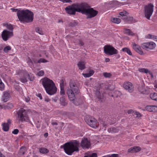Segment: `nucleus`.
I'll use <instances>...</instances> for the list:
<instances>
[{
  "mask_svg": "<svg viewBox=\"0 0 157 157\" xmlns=\"http://www.w3.org/2000/svg\"><path fill=\"white\" fill-rule=\"evenodd\" d=\"M40 81L46 92L48 94L52 95L56 93L57 89L52 80L47 77H45L41 79Z\"/></svg>",
  "mask_w": 157,
  "mask_h": 157,
  "instance_id": "1",
  "label": "nucleus"
},
{
  "mask_svg": "<svg viewBox=\"0 0 157 157\" xmlns=\"http://www.w3.org/2000/svg\"><path fill=\"white\" fill-rule=\"evenodd\" d=\"M17 16L21 22L30 23L33 21V13L28 10H22L18 11Z\"/></svg>",
  "mask_w": 157,
  "mask_h": 157,
  "instance_id": "2",
  "label": "nucleus"
},
{
  "mask_svg": "<svg viewBox=\"0 0 157 157\" xmlns=\"http://www.w3.org/2000/svg\"><path fill=\"white\" fill-rule=\"evenodd\" d=\"M80 143L79 141L75 140L65 143L63 145V149L65 153L68 155H71L74 152L79 151Z\"/></svg>",
  "mask_w": 157,
  "mask_h": 157,
  "instance_id": "3",
  "label": "nucleus"
},
{
  "mask_svg": "<svg viewBox=\"0 0 157 157\" xmlns=\"http://www.w3.org/2000/svg\"><path fill=\"white\" fill-rule=\"evenodd\" d=\"M70 88L67 89V93L68 98L71 101L75 100V95L79 93V90L77 84L74 81H70L69 82Z\"/></svg>",
  "mask_w": 157,
  "mask_h": 157,
  "instance_id": "4",
  "label": "nucleus"
},
{
  "mask_svg": "<svg viewBox=\"0 0 157 157\" xmlns=\"http://www.w3.org/2000/svg\"><path fill=\"white\" fill-rule=\"evenodd\" d=\"M28 113V112L23 108H21L18 110L17 112V114L19 121L21 122H29L32 124L29 120Z\"/></svg>",
  "mask_w": 157,
  "mask_h": 157,
  "instance_id": "5",
  "label": "nucleus"
},
{
  "mask_svg": "<svg viewBox=\"0 0 157 157\" xmlns=\"http://www.w3.org/2000/svg\"><path fill=\"white\" fill-rule=\"evenodd\" d=\"M154 6L153 4L150 3L144 6V14L145 17L149 20L153 12Z\"/></svg>",
  "mask_w": 157,
  "mask_h": 157,
  "instance_id": "6",
  "label": "nucleus"
},
{
  "mask_svg": "<svg viewBox=\"0 0 157 157\" xmlns=\"http://www.w3.org/2000/svg\"><path fill=\"white\" fill-rule=\"evenodd\" d=\"M85 120L86 123L91 127L95 128L98 127V122L94 118L91 117H86Z\"/></svg>",
  "mask_w": 157,
  "mask_h": 157,
  "instance_id": "7",
  "label": "nucleus"
},
{
  "mask_svg": "<svg viewBox=\"0 0 157 157\" xmlns=\"http://www.w3.org/2000/svg\"><path fill=\"white\" fill-rule=\"evenodd\" d=\"M104 52L108 55H112L118 53V51L112 46L109 45L104 47Z\"/></svg>",
  "mask_w": 157,
  "mask_h": 157,
  "instance_id": "8",
  "label": "nucleus"
},
{
  "mask_svg": "<svg viewBox=\"0 0 157 157\" xmlns=\"http://www.w3.org/2000/svg\"><path fill=\"white\" fill-rule=\"evenodd\" d=\"M78 12H81L83 14H85L90 7V6L86 3H76Z\"/></svg>",
  "mask_w": 157,
  "mask_h": 157,
  "instance_id": "9",
  "label": "nucleus"
},
{
  "mask_svg": "<svg viewBox=\"0 0 157 157\" xmlns=\"http://www.w3.org/2000/svg\"><path fill=\"white\" fill-rule=\"evenodd\" d=\"M77 4H74L71 5L69 6L66 7L65 10L66 12L70 14L75 15L76 13V12H78V9L77 8Z\"/></svg>",
  "mask_w": 157,
  "mask_h": 157,
  "instance_id": "10",
  "label": "nucleus"
},
{
  "mask_svg": "<svg viewBox=\"0 0 157 157\" xmlns=\"http://www.w3.org/2000/svg\"><path fill=\"white\" fill-rule=\"evenodd\" d=\"M98 13V11L94 10L93 8L90 6L85 14L87 16V18H91L96 16Z\"/></svg>",
  "mask_w": 157,
  "mask_h": 157,
  "instance_id": "11",
  "label": "nucleus"
},
{
  "mask_svg": "<svg viewBox=\"0 0 157 157\" xmlns=\"http://www.w3.org/2000/svg\"><path fill=\"white\" fill-rule=\"evenodd\" d=\"M13 36V32L9 31L7 29L4 30L1 34L2 39L5 41L7 40Z\"/></svg>",
  "mask_w": 157,
  "mask_h": 157,
  "instance_id": "12",
  "label": "nucleus"
},
{
  "mask_svg": "<svg viewBox=\"0 0 157 157\" xmlns=\"http://www.w3.org/2000/svg\"><path fill=\"white\" fill-rule=\"evenodd\" d=\"M80 146L83 149H88L90 147V143L86 138L82 139L81 143Z\"/></svg>",
  "mask_w": 157,
  "mask_h": 157,
  "instance_id": "13",
  "label": "nucleus"
},
{
  "mask_svg": "<svg viewBox=\"0 0 157 157\" xmlns=\"http://www.w3.org/2000/svg\"><path fill=\"white\" fill-rule=\"evenodd\" d=\"M155 46V44L152 42L144 43L141 45L142 48L145 49H152L154 48Z\"/></svg>",
  "mask_w": 157,
  "mask_h": 157,
  "instance_id": "14",
  "label": "nucleus"
},
{
  "mask_svg": "<svg viewBox=\"0 0 157 157\" xmlns=\"http://www.w3.org/2000/svg\"><path fill=\"white\" fill-rule=\"evenodd\" d=\"M123 87L126 90H128L129 92H132L133 90V86L131 82L128 81L125 82L123 84Z\"/></svg>",
  "mask_w": 157,
  "mask_h": 157,
  "instance_id": "15",
  "label": "nucleus"
},
{
  "mask_svg": "<svg viewBox=\"0 0 157 157\" xmlns=\"http://www.w3.org/2000/svg\"><path fill=\"white\" fill-rule=\"evenodd\" d=\"M10 93V91L9 90L4 92L2 98V101L4 102L8 101L11 98Z\"/></svg>",
  "mask_w": 157,
  "mask_h": 157,
  "instance_id": "16",
  "label": "nucleus"
},
{
  "mask_svg": "<svg viewBox=\"0 0 157 157\" xmlns=\"http://www.w3.org/2000/svg\"><path fill=\"white\" fill-rule=\"evenodd\" d=\"M132 45L133 49L136 52L140 55H142L143 54V52L139 45L136 44L135 43H132Z\"/></svg>",
  "mask_w": 157,
  "mask_h": 157,
  "instance_id": "17",
  "label": "nucleus"
},
{
  "mask_svg": "<svg viewBox=\"0 0 157 157\" xmlns=\"http://www.w3.org/2000/svg\"><path fill=\"white\" fill-rule=\"evenodd\" d=\"M145 109L150 112H157V106L155 105H147L145 107Z\"/></svg>",
  "mask_w": 157,
  "mask_h": 157,
  "instance_id": "18",
  "label": "nucleus"
},
{
  "mask_svg": "<svg viewBox=\"0 0 157 157\" xmlns=\"http://www.w3.org/2000/svg\"><path fill=\"white\" fill-rule=\"evenodd\" d=\"M121 127H112L108 129L107 131L109 132L112 133H115L118 132Z\"/></svg>",
  "mask_w": 157,
  "mask_h": 157,
  "instance_id": "19",
  "label": "nucleus"
},
{
  "mask_svg": "<svg viewBox=\"0 0 157 157\" xmlns=\"http://www.w3.org/2000/svg\"><path fill=\"white\" fill-rule=\"evenodd\" d=\"M86 63L83 61H80L77 63V66L79 69L81 70H82L86 68Z\"/></svg>",
  "mask_w": 157,
  "mask_h": 157,
  "instance_id": "20",
  "label": "nucleus"
},
{
  "mask_svg": "<svg viewBox=\"0 0 157 157\" xmlns=\"http://www.w3.org/2000/svg\"><path fill=\"white\" fill-rule=\"evenodd\" d=\"M3 25L6 28V29L8 30V31L13 32V28L12 25L7 23H3Z\"/></svg>",
  "mask_w": 157,
  "mask_h": 157,
  "instance_id": "21",
  "label": "nucleus"
},
{
  "mask_svg": "<svg viewBox=\"0 0 157 157\" xmlns=\"http://www.w3.org/2000/svg\"><path fill=\"white\" fill-rule=\"evenodd\" d=\"M138 71L140 72L144 73H149L150 75H152V73L147 68H139L138 69Z\"/></svg>",
  "mask_w": 157,
  "mask_h": 157,
  "instance_id": "22",
  "label": "nucleus"
},
{
  "mask_svg": "<svg viewBox=\"0 0 157 157\" xmlns=\"http://www.w3.org/2000/svg\"><path fill=\"white\" fill-rule=\"evenodd\" d=\"M122 51L126 52L128 54L129 56H132V54L131 51L128 48L125 47L122 49Z\"/></svg>",
  "mask_w": 157,
  "mask_h": 157,
  "instance_id": "23",
  "label": "nucleus"
},
{
  "mask_svg": "<svg viewBox=\"0 0 157 157\" xmlns=\"http://www.w3.org/2000/svg\"><path fill=\"white\" fill-rule=\"evenodd\" d=\"M124 33L127 35L131 36H133L135 34L133 33L131 30L129 29H124Z\"/></svg>",
  "mask_w": 157,
  "mask_h": 157,
  "instance_id": "24",
  "label": "nucleus"
},
{
  "mask_svg": "<svg viewBox=\"0 0 157 157\" xmlns=\"http://www.w3.org/2000/svg\"><path fill=\"white\" fill-rule=\"evenodd\" d=\"M2 129L5 132H7L9 131L10 128V126L8 124H6V123H3L2 124Z\"/></svg>",
  "mask_w": 157,
  "mask_h": 157,
  "instance_id": "25",
  "label": "nucleus"
},
{
  "mask_svg": "<svg viewBox=\"0 0 157 157\" xmlns=\"http://www.w3.org/2000/svg\"><path fill=\"white\" fill-rule=\"evenodd\" d=\"M13 107V105L12 103H8L7 104L3 105V109H12Z\"/></svg>",
  "mask_w": 157,
  "mask_h": 157,
  "instance_id": "26",
  "label": "nucleus"
},
{
  "mask_svg": "<svg viewBox=\"0 0 157 157\" xmlns=\"http://www.w3.org/2000/svg\"><path fill=\"white\" fill-rule=\"evenodd\" d=\"M60 103L62 105L65 106L67 104L66 101L64 97H62L60 98Z\"/></svg>",
  "mask_w": 157,
  "mask_h": 157,
  "instance_id": "27",
  "label": "nucleus"
},
{
  "mask_svg": "<svg viewBox=\"0 0 157 157\" xmlns=\"http://www.w3.org/2000/svg\"><path fill=\"white\" fill-rule=\"evenodd\" d=\"M150 98L153 100L157 101V93H152L150 94Z\"/></svg>",
  "mask_w": 157,
  "mask_h": 157,
  "instance_id": "28",
  "label": "nucleus"
},
{
  "mask_svg": "<svg viewBox=\"0 0 157 157\" xmlns=\"http://www.w3.org/2000/svg\"><path fill=\"white\" fill-rule=\"evenodd\" d=\"M39 151L42 154H46L48 152L49 150L46 148L43 147L39 149Z\"/></svg>",
  "mask_w": 157,
  "mask_h": 157,
  "instance_id": "29",
  "label": "nucleus"
},
{
  "mask_svg": "<svg viewBox=\"0 0 157 157\" xmlns=\"http://www.w3.org/2000/svg\"><path fill=\"white\" fill-rule=\"evenodd\" d=\"M27 150L26 147H21L19 150V153L20 154L24 155L25 152Z\"/></svg>",
  "mask_w": 157,
  "mask_h": 157,
  "instance_id": "30",
  "label": "nucleus"
},
{
  "mask_svg": "<svg viewBox=\"0 0 157 157\" xmlns=\"http://www.w3.org/2000/svg\"><path fill=\"white\" fill-rule=\"evenodd\" d=\"M111 21L117 24L120 23L121 21L120 18L116 17H113Z\"/></svg>",
  "mask_w": 157,
  "mask_h": 157,
  "instance_id": "31",
  "label": "nucleus"
},
{
  "mask_svg": "<svg viewBox=\"0 0 157 157\" xmlns=\"http://www.w3.org/2000/svg\"><path fill=\"white\" fill-rule=\"evenodd\" d=\"M84 157H97V155L96 153H92L91 154H86Z\"/></svg>",
  "mask_w": 157,
  "mask_h": 157,
  "instance_id": "32",
  "label": "nucleus"
},
{
  "mask_svg": "<svg viewBox=\"0 0 157 157\" xmlns=\"http://www.w3.org/2000/svg\"><path fill=\"white\" fill-rule=\"evenodd\" d=\"M84 157H97V155L96 153H92L91 154H86Z\"/></svg>",
  "mask_w": 157,
  "mask_h": 157,
  "instance_id": "33",
  "label": "nucleus"
},
{
  "mask_svg": "<svg viewBox=\"0 0 157 157\" xmlns=\"http://www.w3.org/2000/svg\"><path fill=\"white\" fill-rule=\"evenodd\" d=\"M34 62L35 63H41L47 62H48V61L45 59L41 58L37 61V62L35 61H34Z\"/></svg>",
  "mask_w": 157,
  "mask_h": 157,
  "instance_id": "34",
  "label": "nucleus"
},
{
  "mask_svg": "<svg viewBox=\"0 0 157 157\" xmlns=\"http://www.w3.org/2000/svg\"><path fill=\"white\" fill-rule=\"evenodd\" d=\"M76 43H77L76 44H78L80 46H82L84 45L83 41L81 39L78 40Z\"/></svg>",
  "mask_w": 157,
  "mask_h": 157,
  "instance_id": "35",
  "label": "nucleus"
},
{
  "mask_svg": "<svg viewBox=\"0 0 157 157\" xmlns=\"http://www.w3.org/2000/svg\"><path fill=\"white\" fill-rule=\"evenodd\" d=\"M103 75L106 78H110L112 76V74L110 73L104 72Z\"/></svg>",
  "mask_w": 157,
  "mask_h": 157,
  "instance_id": "36",
  "label": "nucleus"
},
{
  "mask_svg": "<svg viewBox=\"0 0 157 157\" xmlns=\"http://www.w3.org/2000/svg\"><path fill=\"white\" fill-rule=\"evenodd\" d=\"M11 49V47L9 46H8L5 47L3 51L4 52L7 53L8 52V51L10 50Z\"/></svg>",
  "mask_w": 157,
  "mask_h": 157,
  "instance_id": "37",
  "label": "nucleus"
},
{
  "mask_svg": "<svg viewBox=\"0 0 157 157\" xmlns=\"http://www.w3.org/2000/svg\"><path fill=\"white\" fill-rule=\"evenodd\" d=\"M27 63L30 67H32L33 66V63L31 60L29 58L27 61Z\"/></svg>",
  "mask_w": 157,
  "mask_h": 157,
  "instance_id": "38",
  "label": "nucleus"
},
{
  "mask_svg": "<svg viewBox=\"0 0 157 157\" xmlns=\"http://www.w3.org/2000/svg\"><path fill=\"white\" fill-rule=\"evenodd\" d=\"M35 31L36 32L42 35L43 34V32L41 29L39 28H35Z\"/></svg>",
  "mask_w": 157,
  "mask_h": 157,
  "instance_id": "39",
  "label": "nucleus"
},
{
  "mask_svg": "<svg viewBox=\"0 0 157 157\" xmlns=\"http://www.w3.org/2000/svg\"><path fill=\"white\" fill-rule=\"evenodd\" d=\"M97 97L98 98L99 100H101L102 98V97L100 95V93L99 92L97 91L96 94Z\"/></svg>",
  "mask_w": 157,
  "mask_h": 157,
  "instance_id": "40",
  "label": "nucleus"
},
{
  "mask_svg": "<svg viewBox=\"0 0 157 157\" xmlns=\"http://www.w3.org/2000/svg\"><path fill=\"white\" fill-rule=\"evenodd\" d=\"M134 152H137L141 150L140 148L139 147H134Z\"/></svg>",
  "mask_w": 157,
  "mask_h": 157,
  "instance_id": "41",
  "label": "nucleus"
},
{
  "mask_svg": "<svg viewBox=\"0 0 157 157\" xmlns=\"http://www.w3.org/2000/svg\"><path fill=\"white\" fill-rule=\"evenodd\" d=\"M77 24V22H76L75 21H73L71 22H70V23H69V25L71 27H74V26H75Z\"/></svg>",
  "mask_w": 157,
  "mask_h": 157,
  "instance_id": "42",
  "label": "nucleus"
},
{
  "mask_svg": "<svg viewBox=\"0 0 157 157\" xmlns=\"http://www.w3.org/2000/svg\"><path fill=\"white\" fill-rule=\"evenodd\" d=\"M147 38L149 39H156V36L151 34H148L147 36Z\"/></svg>",
  "mask_w": 157,
  "mask_h": 157,
  "instance_id": "43",
  "label": "nucleus"
},
{
  "mask_svg": "<svg viewBox=\"0 0 157 157\" xmlns=\"http://www.w3.org/2000/svg\"><path fill=\"white\" fill-rule=\"evenodd\" d=\"M60 93L61 95H64L65 94V91L64 87H60Z\"/></svg>",
  "mask_w": 157,
  "mask_h": 157,
  "instance_id": "44",
  "label": "nucleus"
},
{
  "mask_svg": "<svg viewBox=\"0 0 157 157\" xmlns=\"http://www.w3.org/2000/svg\"><path fill=\"white\" fill-rule=\"evenodd\" d=\"M5 86L3 82L0 83V90L2 91L4 90Z\"/></svg>",
  "mask_w": 157,
  "mask_h": 157,
  "instance_id": "45",
  "label": "nucleus"
},
{
  "mask_svg": "<svg viewBox=\"0 0 157 157\" xmlns=\"http://www.w3.org/2000/svg\"><path fill=\"white\" fill-rule=\"evenodd\" d=\"M127 12L126 11H124L123 12H120L119 14L121 16H125L127 15Z\"/></svg>",
  "mask_w": 157,
  "mask_h": 157,
  "instance_id": "46",
  "label": "nucleus"
},
{
  "mask_svg": "<svg viewBox=\"0 0 157 157\" xmlns=\"http://www.w3.org/2000/svg\"><path fill=\"white\" fill-rule=\"evenodd\" d=\"M44 72L43 71L41 70L39 71L37 73V75L39 76H42L44 75Z\"/></svg>",
  "mask_w": 157,
  "mask_h": 157,
  "instance_id": "47",
  "label": "nucleus"
},
{
  "mask_svg": "<svg viewBox=\"0 0 157 157\" xmlns=\"http://www.w3.org/2000/svg\"><path fill=\"white\" fill-rule=\"evenodd\" d=\"M103 126V129H104L105 130H106V128L108 126V124L105 122H104L102 124Z\"/></svg>",
  "mask_w": 157,
  "mask_h": 157,
  "instance_id": "48",
  "label": "nucleus"
},
{
  "mask_svg": "<svg viewBox=\"0 0 157 157\" xmlns=\"http://www.w3.org/2000/svg\"><path fill=\"white\" fill-rule=\"evenodd\" d=\"M20 80L22 82H25L27 81V80L25 77L21 78Z\"/></svg>",
  "mask_w": 157,
  "mask_h": 157,
  "instance_id": "49",
  "label": "nucleus"
},
{
  "mask_svg": "<svg viewBox=\"0 0 157 157\" xmlns=\"http://www.w3.org/2000/svg\"><path fill=\"white\" fill-rule=\"evenodd\" d=\"M134 148L131 147L128 150V153H134Z\"/></svg>",
  "mask_w": 157,
  "mask_h": 157,
  "instance_id": "50",
  "label": "nucleus"
},
{
  "mask_svg": "<svg viewBox=\"0 0 157 157\" xmlns=\"http://www.w3.org/2000/svg\"><path fill=\"white\" fill-rule=\"evenodd\" d=\"M19 131L17 129H14L12 132V133L14 134H17L18 133Z\"/></svg>",
  "mask_w": 157,
  "mask_h": 157,
  "instance_id": "51",
  "label": "nucleus"
},
{
  "mask_svg": "<svg viewBox=\"0 0 157 157\" xmlns=\"http://www.w3.org/2000/svg\"><path fill=\"white\" fill-rule=\"evenodd\" d=\"M118 157V155L117 154H113L111 155H108L107 157Z\"/></svg>",
  "mask_w": 157,
  "mask_h": 157,
  "instance_id": "52",
  "label": "nucleus"
},
{
  "mask_svg": "<svg viewBox=\"0 0 157 157\" xmlns=\"http://www.w3.org/2000/svg\"><path fill=\"white\" fill-rule=\"evenodd\" d=\"M11 10H12V11L13 12H17V13H18V11H21V10H19L18 9H14V8H11Z\"/></svg>",
  "mask_w": 157,
  "mask_h": 157,
  "instance_id": "53",
  "label": "nucleus"
},
{
  "mask_svg": "<svg viewBox=\"0 0 157 157\" xmlns=\"http://www.w3.org/2000/svg\"><path fill=\"white\" fill-rule=\"evenodd\" d=\"M63 3L71 2L72 1L71 0H59Z\"/></svg>",
  "mask_w": 157,
  "mask_h": 157,
  "instance_id": "54",
  "label": "nucleus"
},
{
  "mask_svg": "<svg viewBox=\"0 0 157 157\" xmlns=\"http://www.w3.org/2000/svg\"><path fill=\"white\" fill-rule=\"evenodd\" d=\"M82 75L85 77H89L91 76L89 73H83Z\"/></svg>",
  "mask_w": 157,
  "mask_h": 157,
  "instance_id": "55",
  "label": "nucleus"
},
{
  "mask_svg": "<svg viewBox=\"0 0 157 157\" xmlns=\"http://www.w3.org/2000/svg\"><path fill=\"white\" fill-rule=\"evenodd\" d=\"M64 80L63 79H62L60 83V87H64Z\"/></svg>",
  "mask_w": 157,
  "mask_h": 157,
  "instance_id": "56",
  "label": "nucleus"
},
{
  "mask_svg": "<svg viewBox=\"0 0 157 157\" xmlns=\"http://www.w3.org/2000/svg\"><path fill=\"white\" fill-rule=\"evenodd\" d=\"M88 73H89L90 75V76H91L94 74V72L93 70H90L89 71Z\"/></svg>",
  "mask_w": 157,
  "mask_h": 157,
  "instance_id": "57",
  "label": "nucleus"
},
{
  "mask_svg": "<svg viewBox=\"0 0 157 157\" xmlns=\"http://www.w3.org/2000/svg\"><path fill=\"white\" fill-rule=\"evenodd\" d=\"M134 114H135L136 115V117H141L140 114L138 112H136L135 113H134Z\"/></svg>",
  "mask_w": 157,
  "mask_h": 157,
  "instance_id": "58",
  "label": "nucleus"
},
{
  "mask_svg": "<svg viewBox=\"0 0 157 157\" xmlns=\"http://www.w3.org/2000/svg\"><path fill=\"white\" fill-rule=\"evenodd\" d=\"M11 120L10 119H8L7 120V122L6 123V124H8V125L10 126V125L11 124Z\"/></svg>",
  "mask_w": 157,
  "mask_h": 157,
  "instance_id": "59",
  "label": "nucleus"
},
{
  "mask_svg": "<svg viewBox=\"0 0 157 157\" xmlns=\"http://www.w3.org/2000/svg\"><path fill=\"white\" fill-rule=\"evenodd\" d=\"M127 112L128 114H130V113H134V111L133 110H132V109H130L128 110Z\"/></svg>",
  "mask_w": 157,
  "mask_h": 157,
  "instance_id": "60",
  "label": "nucleus"
},
{
  "mask_svg": "<svg viewBox=\"0 0 157 157\" xmlns=\"http://www.w3.org/2000/svg\"><path fill=\"white\" fill-rule=\"evenodd\" d=\"M60 113L63 115H65L67 114V113L64 111H61Z\"/></svg>",
  "mask_w": 157,
  "mask_h": 157,
  "instance_id": "61",
  "label": "nucleus"
},
{
  "mask_svg": "<svg viewBox=\"0 0 157 157\" xmlns=\"http://www.w3.org/2000/svg\"><path fill=\"white\" fill-rule=\"evenodd\" d=\"M44 101L46 102H48L50 101V99L48 98H45Z\"/></svg>",
  "mask_w": 157,
  "mask_h": 157,
  "instance_id": "62",
  "label": "nucleus"
},
{
  "mask_svg": "<svg viewBox=\"0 0 157 157\" xmlns=\"http://www.w3.org/2000/svg\"><path fill=\"white\" fill-rule=\"evenodd\" d=\"M30 99L29 98H25V100L26 102H28L29 101Z\"/></svg>",
  "mask_w": 157,
  "mask_h": 157,
  "instance_id": "63",
  "label": "nucleus"
},
{
  "mask_svg": "<svg viewBox=\"0 0 157 157\" xmlns=\"http://www.w3.org/2000/svg\"><path fill=\"white\" fill-rule=\"evenodd\" d=\"M38 97L40 98V99H42V96L40 94H38Z\"/></svg>",
  "mask_w": 157,
  "mask_h": 157,
  "instance_id": "64",
  "label": "nucleus"
}]
</instances>
